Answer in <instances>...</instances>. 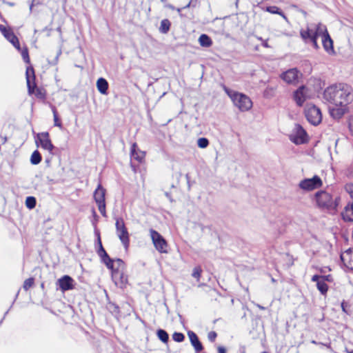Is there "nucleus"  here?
Returning <instances> with one entry per match:
<instances>
[{"label":"nucleus","mask_w":353,"mask_h":353,"mask_svg":"<svg viewBox=\"0 0 353 353\" xmlns=\"http://www.w3.org/2000/svg\"><path fill=\"white\" fill-rule=\"evenodd\" d=\"M323 98L335 106L347 105L351 101L350 92L342 84L327 88L323 92Z\"/></svg>","instance_id":"obj_1"},{"label":"nucleus","mask_w":353,"mask_h":353,"mask_svg":"<svg viewBox=\"0 0 353 353\" xmlns=\"http://www.w3.org/2000/svg\"><path fill=\"white\" fill-rule=\"evenodd\" d=\"M314 197L319 208L332 214L336 213L337 207L341 201L340 196L333 199L332 194L326 191L321 190L316 192Z\"/></svg>","instance_id":"obj_2"},{"label":"nucleus","mask_w":353,"mask_h":353,"mask_svg":"<svg viewBox=\"0 0 353 353\" xmlns=\"http://www.w3.org/2000/svg\"><path fill=\"white\" fill-rule=\"evenodd\" d=\"M225 90L232 99L234 105L237 107L240 111H248L252 108V102L247 95L230 90L227 88H225Z\"/></svg>","instance_id":"obj_3"},{"label":"nucleus","mask_w":353,"mask_h":353,"mask_svg":"<svg viewBox=\"0 0 353 353\" xmlns=\"http://www.w3.org/2000/svg\"><path fill=\"white\" fill-rule=\"evenodd\" d=\"M324 25L321 23H318L315 25V30H313L310 28H307L306 29H301L300 31L301 37L305 43H311L313 47L317 50L319 48V46L317 43V38L320 37V34L319 32L320 31V26H323Z\"/></svg>","instance_id":"obj_4"},{"label":"nucleus","mask_w":353,"mask_h":353,"mask_svg":"<svg viewBox=\"0 0 353 353\" xmlns=\"http://www.w3.org/2000/svg\"><path fill=\"white\" fill-rule=\"evenodd\" d=\"M305 116L309 123L318 125L322 121L321 110L316 105L307 104L305 108Z\"/></svg>","instance_id":"obj_5"},{"label":"nucleus","mask_w":353,"mask_h":353,"mask_svg":"<svg viewBox=\"0 0 353 353\" xmlns=\"http://www.w3.org/2000/svg\"><path fill=\"white\" fill-rule=\"evenodd\" d=\"M115 226L119 239L127 249L130 244L129 233L123 218L120 217L116 219Z\"/></svg>","instance_id":"obj_6"},{"label":"nucleus","mask_w":353,"mask_h":353,"mask_svg":"<svg viewBox=\"0 0 353 353\" xmlns=\"http://www.w3.org/2000/svg\"><path fill=\"white\" fill-rule=\"evenodd\" d=\"M150 233L155 248L161 253H167L168 245L163 236L154 229H150Z\"/></svg>","instance_id":"obj_7"},{"label":"nucleus","mask_w":353,"mask_h":353,"mask_svg":"<svg viewBox=\"0 0 353 353\" xmlns=\"http://www.w3.org/2000/svg\"><path fill=\"white\" fill-rule=\"evenodd\" d=\"M322 185L323 183L321 178L319 176L315 175L311 179H305L302 180L299 183V187L304 190L311 191L321 188Z\"/></svg>","instance_id":"obj_8"},{"label":"nucleus","mask_w":353,"mask_h":353,"mask_svg":"<svg viewBox=\"0 0 353 353\" xmlns=\"http://www.w3.org/2000/svg\"><path fill=\"white\" fill-rule=\"evenodd\" d=\"M320 31L319 33L320 34V37L322 38V43L323 48L325 50L329 53L332 54L334 52V47H333V41L331 39L325 26H321Z\"/></svg>","instance_id":"obj_9"},{"label":"nucleus","mask_w":353,"mask_h":353,"mask_svg":"<svg viewBox=\"0 0 353 353\" xmlns=\"http://www.w3.org/2000/svg\"><path fill=\"white\" fill-rule=\"evenodd\" d=\"M294 135L290 136V140L296 145L303 144L307 141V134L306 131L299 124H296L294 127Z\"/></svg>","instance_id":"obj_10"},{"label":"nucleus","mask_w":353,"mask_h":353,"mask_svg":"<svg viewBox=\"0 0 353 353\" xmlns=\"http://www.w3.org/2000/svg\"><path fill=\"white\" fill-rule=\"evenodd\" d=\"M50 135L48 132H44L41 133H39L37 134V139L36 140V144L38 145L39 142L41 144V146L44 150H47L50 153H52V150L54 148V146L52 143L50 138Z\"/></svg>","instance_id":"obj_11"},{"label":"nucleus","mask_w":353,"mask_h":353,"mask_svg":"<svg viewBox=\"0 0 353 353\" xmlns=\"http://www.w3.org/2000/svg\"><path fill=\"white\" fill-rule=\"evenodd\" d=\"M74 279L68 276L64 275L57 281V285L62 292L68 291L74 288Z\"/></svg>","instance_id":"obj_12"},{"label":"nucleus","mask_w":353,"mask_h":353,"mask_svg":"<svg viewBox=\"0 0 353 353\" xmlns=\"http://www.w3.org/2000/svg\"><path fill=\"white\" fill-rule=\"evenodd\" d=\"M0 30L3 35L18 50H21L20 43L17 37L14 34L12 30L6 28L3 26H0Z\"/></svg>","instance_id":"obj_13"},{"label":"nucleus","mask_w":353,"mask_h":353,"mask_svg":"<svg viewBox=\"0 0 353 353\" xmlns=\"http://www.w3.org/2000/svg\"><path fill=\"white\" fill-rule=\"evenodd\" d=\"M26 76L28 92L33 94L34 89L37 88V84L35 83L34 70L32 66H29L26 68Z\"/></svg>","instance_id":"obj_14"},{"label":"nucleus","mask_w":353,"mask_h":353,"mask_svg":"<svg viewBox=\"0 0 353 353\" xmlns=\"http://www.w3.org/2000/svg\"><path fill=\"white\" fill-rule=\"evenodd\" d=\"M340 258L342 263V268L345 272L353 270L351 248L343 252Z\"/></svg>","instance_id":"obj_15"},{"label":"nucleus","mask_w":353,"mask_h":353,"mask_svg":"<svg viewBox=\"0 0 353 353\" xmlns=\"http://www.w3.org/2000/svg\"><path fill=\"white\" fill-rule=\"evenodd\" d=\"M112 279L115 285L121 288H123L128 283V277L124 274L123 271L113 270L112 272Z\"/></svg>","instance_id":"obj_16"},{"label":"nucleus","mask_w":353,"mask_h":353,"mask_svg":"<svg viewBox=\"0 0 353 353\" xmlns=\"http://www.w3.org/2000/svg\"><path fill=\"white\" fill-rule=\"evenodd\" d=\"M299 73V72L296 68H292L285 72H283L281 77L288 83H294L298 80Z\"/></svg>","instance_id":"obj_17"},{"label":"nucleus","mask_w":353,"mask_h":353,"mask_svg":"<svg viewBox=\"0 0 353 353\" xmlns=\"http://www.w3.org/2000/svg\"><path fill=\"white\" fill-rule=\"evenodd\" d=\"M305 90V86L302 85L299 87L294 93V99L296 105L299 107H301L303 105L307 99Z\"/></svg>","instance_id":"obj_18"},{"label":"nucleus","mask_w":353,"mask_h":353,"mask_svg":"<svg viewBox=\"0 0 353 353\" xmlns=\"http://www.w3.org/2000/svg\"><path fill=\"white\" fill-rule=\"evenodd\" d=\"M105 194L106 190L101 185V184H99L97 188L94 192V199L96 202L97 205L102 204L105 203Z\"/></svg>","instance_id":"obj_19"},{"label":"nucleus","mask_w":353,"mask_h":353,"mask_svg":"<svg viewBox=\"0 0 353 353\" xmlns=\"http://www.w3.org/2000/svg\"><path fill=\"white\" fill-rule=\"evenodd\" d=\"M342 219L345 222H352L353 218V201L349 202L341 213Z\"/></svg>","instance_id":"obj_20"},{"label":"nucleus","mask_w":353,"mask_h":353,"mask_svg":"<svg viewBox=\"0 0 353 353\" xmlns=\"http://www.w3.org/2000/svg\"><path fill=\"white\" fill-rule=\"evenodd\" d=\"M347 105H338L329 108L330 115L334 119H340L347 111Z\"/></svg>","instance_id":"obj_21"},{"label":"nucleus","mask_w":353,"mask_h":353,"mask_svg":"<svg viewBox=\"0 0 353 353\" xmlns=\"http://www.w3.org/2000/svg\"><path fill=\"white\" fill-rule=\"evenodd\" d=\"M101 254L99 255V256L101 259V261L103 263H104L106 265V267L111 270L112 272L114 270V259H112L109 255L107 254L106 251L103 248H101Z\"/></svg>","instance_id":"obj_22"},{"label":"nucleus","mask_w":353,"mask_h":353,"mask_svg":"<svg viewBox=\"0 0 353 353\" xmlns=\"http://www.w3.org/2000/svg\"><path fill=\"white\" fill-rule=\"evenodd\" d=\"M192 345L196 352H201L203 347L195 332H188Z\"/></svg>","instance_id":"obj_23"},{"label":"nucleus","mask_w":353,"mask_h":353,"mask_svg":"<svg viewBox=\"0 0 353 353\" xmlns=\"http://www.w3.org/2000/svg\"><path fill=\"white\" fill-rule=\"evenodd\" d=\"M137 149V144L134 143L131 146V157L139 162H141L145 157V152Z\"/></svg>","instance_id":"obj_24"},{"label":"nucleus","mask_w":353,"mask_h":353,"mask_svg":"<svg viewBox=\"0 0 353 353\" xmlns=\"http://www.w3.org/2000/svg\"><path fill=\"white\" fill-rule=\"evenodd\" d=\"M97 87L99 92L103 94H106L108 89V83L104 78H99L97 81Z\"/></svg>","instance_id":"obj_25"},{"label":"nucleus","mask_w":353,"mask_h":353,"mask_svg":"<svg viewBox=\"0 0 353 353\" xmlns=\"http://www.w3.org/2000/svg\"><path fill=\"white\" fill-rule=\"evenodd\" d=\"M199 44L201 45V46L205 47V48L210 47L212 45V41L211 38L205 34H202L199 37Z\"/></svg>","instance_id":"obj_26"},{"label":"nucleus","mask_w":353,"mask_h":353,"mask_svg":"<svg viewBox=\"0 0 353 353\" xmlns=\"http://www.w3.org/2000/svg\"><path fill=\"white\" fill-rule=\"evenodd\" d=\"M276 90V85H268L263 92V97L266 99H271L275 96Z\"/></svg>","instance_id":"obj_27"},{"label":"nucleus","mask_w":353,"mask_h":353,"mask_svg":"<svg viewBox=\"0 0 353 353\" xmlns=\"http://www.w3.org/2000/svg\"><path fill=\"white\" fill-rule=\"evenodd\" d=\"M170 26H171V23L168 19H163L161 21V26L159 27L160 32H161L163 34L168 33L170 30Z\"/></svg>","instance_id":"obj_28"},{"label":"nucleus","mask_w":353,"mask_h":353,"mask_svg":"<svg viewBox=\"0 0 353 353\" xmlns=\"http://www.w3.org/2000/svg\"><path fill=\"white\" fill-rule=\"evenodd\" d=\"M41 155L38 150L32 152L30 157V162L32 165H37L41 161Z\"/></svg>","instance_id":"obj_29"},{"label":"nucleus","mask_w":353,"mask_h":353,"mask_svg":"<svg viewBox=\"0 0 353 353\" xmlns=\"http://www.w3.org/2000/svg\"><path fill=\"white\" fill-rule=\"evenodd\" d=\"M316 287L322 294L325 295L327 293L328 286L326 283L324 282V280L321 279L320 281H318L316 283Z\"/></svg>","instance_id":"obj_30"},{"label":"nucleus","mask_w":353,"mask_h":353,"mask_svg":"<svg viewBox=\"0 0 353 353\" xmlns=\"http://www.w3.org/2000/svg\"><path fill=\"white\" fill-rule=\"evenodd\" d=\"M267 11L272 14H278L282 16L283 19L287 20L285 14L277 6H269L267 8Z\"/></svg>","instance_id":"obj_31"},{"label":"nucleus","mask_w":353,"mask_h":353,"mask_svg":"<svg viewBox=\"0 0 353 353\" xmlns=\"http://www.w3.org/2000/svg\"><path fill=\"white\" fill-rule=\"evenodd\" d=\"M107 308L112 314H117L119 313V307L114 303L109 302Z\"/></svg>","instance_id":"obj_32"},{"label":"nucleus","mask_w":353,"mask_h":353,"mask_svg":"<svg viewBox=\"0 0 353 353\" xmlns=\"http://www.w3.org/2000/svg\"><path fill=\"white\" fill-rule=\"evenodd\" d=\"M19 51L21 52L23 61L26 63H30V60L28 48L26 46H25L23 48H21V50Z\"/></svg>","instance_id":"obj_33"},{"label":"nucleus","mask_w":353,"mask_h":353,"mask_svg":"<svg viewBox=\"0 0 353 353\" xmlns=\"http://www.w3.org/2000/svg\"><path fill=\"white\" fill-rule=\"evenodd\" d=\"M114 270H118L119 271L124 270L125 263L122 259H114Z\"/></svg>","instance_id":"obj_34"},{"label":"nucleus","mask_w":353,"mask_h":353,"mask_svg":"<svg viewBox=\"0 0 353 353\" xmlns=\"http://www.w3.org/2000/svg\"><path fill=\"white\" fill-rule=\"evenodd\" d=\"M34 284V279L33 277L28 278L24 281L23 288L24 290L28 291L30 288L33 287Z\"/></svg>","instance_id":"obj_35"},{"label":"nucleus","mask_w":353,"mask_h":353,"mask_svg":"<svg viewBox=\"0 0 353 353\" xmlns=\"http://www.w3.org/2000/svg\"><path fill=\"white\" fill-rule=\"evenodd\" d=\"M26 205L29 209H32L36 205V199L33 196H28L26 200Z\"/></svg>","instance_id":"obj_36"},{"label":"nucleus","mask_w":353,"mask_h":353,"mask_svg":"<svg viewBox=\"0 0 353 353\" xmlns=\"http://www.w3.org/2000/svg\"><path fill=\"white\" fill-rule=\"evenodd\" d=\"M202 272V269L200 266H196L193 269L192 276L196 279L197 281H199Z\"/></svg>","instance_id":"obj_37"},{"label":"nucleus","mask_w":353,"mask_h":353,"mask_svg":"<svg viewBox=\"0 0 353 353\" xmlns=\"http://www.w3.org/2000/svg\"><path fill=\"white\" fill-rule=\"evenodd\" d=\"M52 110L53 116H54V125L61 128L62 126V124H61V122L60 121V120L59 119L56 108L54 106H53L52 108Z\"/></svg>","instance_id":"obj_38"},{"label":"nucleus","mask_w":353,"mask_h":353,"mask_svg":"<svg viewBox=\"0 0 353 353\" xmlns=\"http://www.w3.org/2000/svg\"><path fill=\"white\" fill-rule=\"evenodd\" d=\"M197 145L201 148H205L209 145V141L208 139L204 137L199 138L197 141Z\"/></svg>","instance_id":"obj_39"},{"label":"nucleus","mask_w":353,"mask_h":353,"mask_svg":"<svg viewBox=\"0 0 353 353\" xmlns=\"http://www.w3.org/2000/svg\"><path fill=\"white\" fill-rule=\"evenodd\" d=\"M157 335L159 340L162 342L167 343L169 340V335L168 332H157Z\"/></svg>","instance_id":"obj_40"},{"label":"nucleus","mask_w":353,"mask_h":353,"mask_svg":"<svg viewBox=\"0 0 353 353\" xmlns=\"http://www.w3.org/2000/svg\"><path fill=\"white\" fill-rule=\"evenodd\" d=\"M172 339L176 342H182L185 339V336L183 332H174Z\"/></svg>","instance_id":"obj_41"},{"label":"nucleus","mask_w":353,"mask_h":353,"mask_svg":"<svg viewBox=\"0 0 353 353\" xmlns=\"http://www.w3.org/2000/svg\"><path fill=\"white\" fill-rule=\"evenodd\" d=\"M345 190L350 194L351 198H353V184L352 183H347L345 185Z\"/></svg>","instance_id":"obj_42"},{"label":"nucleus","mask_w":353,"mask_h":353,"mask_svg":"<svg viewBox=\"0 0 353 353\" xmlns=\"http://www.w3.org/2000/svg\"><path fill=\"white\" fill-rule=\"evenodd\" d=\"M350 305H348L346 302L345 301H343L341 303V307H342V310L344 312H345L346 314H350V312H351V310H350Z\"/></svg>","instance_id":"obj_43"},{"label":"nucleus","mask_w":353,"mask_h":353,"mask_svg":"<svg viewBox=\"0 0 353 353\" xmlns=\"http://www.w3.org/2000/svg\"><path fill=\"white\" fill-rule=\"evenodd\" d=\"M98 209L101 212V215L104 217H106V211H105V203L102 204L97 205Z\"/></svg>","instance_id":"obj_44"},{"label":"nucleus","mask_w":353,"mask_h":353,"mask_svg":"<svg viewBox=\"0 0 353 353\" xmlns=\"http://www.w3.org/2000/svg\"><path fill=\"white\" fill-rule=\"evenodd\" d=\"M97 244L99 245V249L97 250V252L98 255L99 256V255L101 254V248H103V245H102V243H101V236H99L98 239H97Z\"/></svg>","instance_id":"obj_45"},{"label":"nucleus","mask_w":353,"mask_h":353,"mask_svg":"<svg viewBox=\"0 0 353 353\" xmlns=\"http://www.w3.org/2000/svg\"><path fill=\"white\" fill-rule=\"evenodd\" d=\"M216 336H217L216 332H209L208 336L209 341L211 342H213L215 340V339L216 338Z\"/></svg>","instance_id":"obj_46"},{"label":"nucleus","mask_w":353,"mask_h":353,"mask_svg":"<svg viewBox=\"0 0 353 353\" xmlns=\"http://www.w3.org/2000/svg\"><path fill=\"white\" fill-rule=\"evenodd\" d=\"M321 279V276H319L318 274H315L312 277V281L313 282L317 283L318 281H320Z\"/></svg>","instance_id":"obj_47"},{"label":"nucleus","mask_w":353,"mask_h":353,"mask_svg":"<svg viewBox=\"0 0 353 353\" xmlns=\"http://www.w3.org/2000/svg\"><path fill=\"white\" fill-rule=\"evenodd\" d=\"M321 279L324 280V282H325V281H332L331 275L321 276Z\"/></svg>","instance_id":"obj_48"},{"label":"nucleus","mask_w":353,"mask_h":353,"mask_svg":"<svg viewBox=\"0 0 353 353\" xmlns=\"http://www.w3.org/2000/svg\"><path fill=\"white\" fill-rule=\"evenodd\" d=\"M218 352H219V353H226V350H225V347H221V346L218 347Z\"/></svg>","instance_id":"obj_49"},{"label":"nucleus","mask_w":353,"mask_h":353,"mask_svg":"<svg viewBox=\"0 0 353 353\" xmlns=\"http://www.w3.org/2000/svg\"><path fill=\"white\" fill-rule=\"evenodd\" d=\"M61 54V50H59L57 52V56H56L55 59H54V63H56L57 62L58 59H59V55H60Z\"/></svg>","instance_id":"obj_50"},{"label":"nucleus","mask_w":353,"mask_h":353,"mask_svg":"<svg viewBox=\"0 0 353 353\" xmlns=\"http://www.w3.org/2000/svg\"><path fill=\"white\" fill-rule=\"evenodd\" d=\"M256 306L257 307H259L260 310H265V307H263V306H262V305H259V304H256Z\"/></svg>","instance_id":"obj_51"},{"label":"nucleus","mask_w":353,"mask_h":353,"mask_svg":"<svg viewBox=\"0 0 353 353\" xmlns=\"http://www.w3.org/2000/svg\"><path fill=\"white\" fill-rule=\"evenodd\" d=\"M95 234H96V236H97V239H98V238H99V236H100V232H99V231L96 230H95Z\"/></svg>","instance_id":"obj_52"},{"label":"nucleus","mask_w":353,"mask_h":353,"mask_svg":"<svg viewBox=\"0 0 353 353\" xmlns=\"http://www.w3.org/2000/svg\"><path fill=\"white\" fill-rule=\"evenodd\" d=\"M263 46L265 48H268V42L267 41H263Z\"/></svg>","instance_id":"obj_53"},{"label":"nucleus","mask_w":353,"mask_h":353,"mask_svg":"<svg viewBox=\"0 0 353 353\" xmlns=\"http://www.w3.org/2000/svg\"><path fill=\"white\" fill-rule=\"evenodd\" d=\"M350 174H351V170H348L347 171L346 175H347V176H349Z\"/></svg>","instance_id":"obj_54"},{"label":"nucleus","mask_w":353,"mask_h":353,"mask_svg":"<svg viewBox=\"0 0 353 353\" xmlns=\"http://www.w3.org/2000/svg\"><path fill=\"white\" fill-rule=\"evenodd\" d=\"M349 128H350V131H352V124H351V123H349Z\"/></svg>","instance_id":"obj_55"},{"label":"nucleus","mask_w":353,"mask_h":353,"mask_svg":"<svg viewBox=\"0 0 353 353\" xmlns=\"http://www.w3.org/2000/svg\"><path fill=\"white\" fill-rule=\"evenodd\" d=\"M92 212H93V214L94 216H97V214H96V212H95V210L94 209L92 210Z\"/></svg>","instance_id":"obj_56"},{"label":"nucleus","mask_w":353,"mask_h":353,"mask_svg":"<svg viewBox=\"0 0 353 353\" xmlns=\"http://www.w3.org/2000/svg\"><path fill=\"white\" fill-rule=\"evenodd\" d=\"M321 344L323 345H327V343H320Z\"/></svg>","instance_id":"obj_57"},{"label":"nucleus","mask_w":353,"mask_h":353,"mask_svg":"<svg viewBox=\"0 0 353 353\" xmlns=\"http://www.w3.org/2000/svg\"><path fill=\"white\" fill-rule=\"evenodd\" d=\"M346 351L347 353H353V351H348L347 349H346Z\"/></svg>","instance_id":"obj_58"},{"label":"nucleus","mask_w":353,"mask_h":353,"mask_svg":"<svg viewBox=\"0 0 353 353\" xmlns=\"http://www.w3.org/2000/svg\"><path fill=\"white\" fill-rule=\"evenodd\" d=\"M157 331L161 332V331H165V330H162V329H159V330H157Z\"/></svg>","instance_id":"obj_59"},{"label":"nucleus","mask_w":353,"mask_h":353,"mask_svg":"<svg viewBox=\"0 0 353 353\" xmlns=\"http://www.w3.org/2000/svg\"><path fill=\"white\" fill-rule=\"evenodd\" d=\"M190 5V3H189L185 8H188Z\"/></svg>","instance_id":"obj_60"},{"label":"nucleus","mask_w":353,"mask_h":353,"mask_svg":"<svg viewBox=\"0 0 353 353\" xmlns=\"http://www.w3.org/2000/svg\"><path fill=\"white\" fill-rule=\"evenodd\" d=\"M230 301H231L232 304H233V303H234V299H232L230 300Z\"/></svg>","instance_id":"obj_61"},{"label":"nucleus","mask_w":353,"mask_h":353,"mask_svg":"<svg viewBox=\"0 0 353 353\" xmlns=\"http://www.w3.org/2000/svg\"><path fill=\"white\" fill-rule=\"evenodd\" d=\"M312 343H316V342L315 341H312Z\"/></svg>","instance_id":"obj_62"},{"label":"nucleus","mask_w":353,"mask_h":353,"mask_svg":"<svg viewBox=\"0 0 353 353\" xmlns=\"http://www.w3.org/2000/svg\"><path fill=\"white\" fill-rule=\"evenodd\" d=\"M262 353H268V352H262Z\"/></svg>","instance_id":"obj_63"}]
</instances>
